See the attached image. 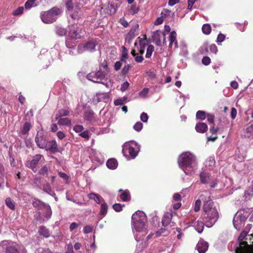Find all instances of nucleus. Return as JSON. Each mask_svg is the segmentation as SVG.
<instances>
[{
    "instance_id": "f257e3e1",
    "label": "nucleus",
    "mask_w": 253,
    "mask_h": 253,
    "mask_svg": "<svg viewBox=\"0 0 253 253\" xmlns=\"http://www.w3.org/2000/svg\"><path fill=\"white\" fill-rule=\"evenodd\" d=\"M65 5L68 12L70 13L69 26L68 38L66 41V46L69 49L70 53L77 54L79 52V0H66Z\"/></svg>"
},
{
    "instance_id": "f03ea898",
    "label": "nucleus",
    "mask_w": 253,
    "mask_h": 253,
    "mask_svg": "<svg viewBox=\"0 0 253 253\" xmlns=\"http://www.w3.org/2000/svg\"><path fill=\"white\" fill-rule=\"evenodd\" d=\"M207 200L204 201L201 218L208 227H211L218 218L219 214L216 208L213 205V202L208 197Z\"/></svg>"
},
{
    "instance_id": "7ed1b4c3",
    "label": "nucleus",
    "mask_w": 253,
    "mask_h": 253,
    "mask_svg": "<svg viewBox=\"0 0 253 253\" xmlns=\"http://www.w3.org/2000/svg\"><path fill=\"white\" fill-rule=\"evenodd\" d=\"M178 164L179 166L185 171L186 174V170L188 168L193 169L194 167L196 165V157L191 153L186 152L182 154L179 158Z\"/></svg>"
},
{
    "instance_id": "20e7f679",
    "label": "nucleus",
    "mask_w": 253,
    "mask_h": 253,
    "mask_svg": "<svg viewBox=\"0 0 253 253\" xmlns=\"http://www.w3.org/2000/svg\"><path fill=\"white\" fill-rule=\"evenodd\" d=\"M132 224L136 231L143 232L145 229L146 217L143 212H136L131 217Z\"/></svg>"
},
{
    "instance_id": "39448f33",
    "label": "nucleus",
    "mask_w": 253,
    "mask_h": 253,
    "mask_svg": "<svg viewBox=\"0 0 253 253\" xmlns=\"http://www.w3.org/2000/svg\"><path fill=\"white\" fill-rule=\"evenodd\" d=\"M122 152L126 157L134 159L138 153L137 145L134 143H126L124 145Z\"/></svg>"
},
{
    "instance_id": "423d86ee",
    "label": "nucleus",
    "mask_w": 253,
    "mask_h": 253,
    "mask_svg": "<svg viewBox=\"0 0 253 253\" xmlns=\"http://www.w3.org/2000/svg\"><path fill=\"white\" fill-rule=\"evenodd\" d=\"M0 247L4 253H19L17 245L11 241L3 240L0 242Z\"/></svg>"
},
{
    "instance_id": "0eeeda50",
    "label": "nucleus",
    "mask_w": 253,
    "mask_h": 253,
    "mask_svg": "<svg viewBox=\"0 0 253 253\" xmlns=\"http://www.w3.org/2000/svg\"><path fill=\"white\" fill-rule=\"evenodd\" d=\"M41 18L42 21L46 24L52 23L56 20V18H54L48 11L41 12Z\"/></svg>"
},
{
    "instance_id": "6e6552de",
    "label": "nucleus",
    "mask_w": 253,
    "mask_h": 253,
    "mask_svg": "<svg viewBox=\"0 0 253 253\" xmlns=\"http://www.w3.org/2000/svg\"><path fill=\"white\" fill-rule=\"evenodd\" d=\"M42 157V156L41 154L35 155L31 161H29L26 162V166L29 168L34 170V169L36 168Z\"/></svg>"
},
{
    "instance_id": "1a4fd4ad",
    "label": "nucleus",
    "mask_w": 253,
    "mask_h": 253,
    "mask_svg": "<svg viewBox=\"0 0 253 253\" xmlns=\"http://www.w3.org/2000/svg\"><path fill=\"white\" fill-rule=\"evenodd\" d=\"M88 77L92 78L90 79L94 83H100V81H102L105 78V74L101 71H98L97 72L89 74L88 75Z\"/></svg>"
},
{
    "instance_id": "9d476101",
    "label": "nucleus",
    "mask_w": 253,
    "mask_h": 253,
    "mask_svg": "<svg viewBox=\"0 0 253 253\" xmlns=\"http://www.w3.org/2000/svg\"><path fill=\"white\" fill-rule=\"evenodd\" d=\"M47 141L42 137L41 133H37L35 137V142L39 148L45 149L47 145Z\"/></svg>"
},
{
    "instance_id": "9b49d317",
    "label": "nucleus",
    "mask_w": 253,
    "mask_h": 253,
    "mask_svg": "<svg viewBox=\"0 0 253 253\" xmlns=\"http://www.w3.org/2000/svg\"><path fill=\"white\" fill-rule=\"evenodd\" d=\"M197 249L199 253H205L208 249V243L203 240H200L197 244Z\"/></svg>"
},
{
    "instance_id": "f8f14e48",
    "label": "nucleus",
    "mask_w": 253,
    "mask_h": 253,
    "mask_svg": "<svg viewBox=\"0 0 253 253\" xmlns=\"http://www.w3.org/2000/svg\"><path fill=\"white\" fill-rule=\"evenodd\" d=\"M96 43L94 41H90L85 43L83 47V50L84 51L92 52L95 50Z\"/></svg>"
},
{
    "instance_id": "ddd939ff",
    "label": "nucleus",
    "mask_w": 253,
    "mask_h": 253,
    "mask_svg": "<svg viewBox=\"0 0 253 253\" xmlns=\"http://www.w3.org/2000/svg\"><path fill=\"white\" fill-rule=\"evenodd\" d=\"M118 192H122L120 195V197L123 201L128 202L130 200L131 196L128 190H123V189H120Z\"/></svg>"
},
{
    "instance_id": "4468645a",
    "label": "nucleus",
    "mask_w": 253,
    "mask_h": 253,
    "mask_svg": "<svg viewBox=\"0 0 253 253\" xmlns=\"http://www.w3.org/2000/svg\"><path fill=\"white\" fill-rule=\"evenodd\" d=\"M195 129L198 132L203 133L208 130V126L204 123H198L195 126Z\"/></svg>"
},
{
    "instance_id": "2eb2a0df",
    "label": "nucleus",
    "mask_w": 253,
    "mask_h": 253,
    "mask_svg": "<svg viewBox=\"0 0 253 253\" xmlns=\"http://www.w3.org/2000/svg\"><path fill=\"white\" fill-rule=\"evenodd\" d=\"M97 102H107L109 100V95L106 92H97L96 94Z\"/></svg>"
},
{
    "instance_id": "dca6fc26",
    "label": "nucleus",
    "mask_w": 253,
    "mask_h": 253,
    "mask_svg": "<svg viewBox=\"0 0 253 253\" xmlns=\"http://www.w3.org/2000/svg\"><path fill=\"white\" fill-rule=\"evenodd\" d=\"M33 207L38 210H42L44 208L47 204L37 199H34L32 202Z\"/></svg>"
},
{
    "instance_id": "f3484780",
    "label": "nucleus",
    "mask_w": 253,
    "mask_h": 253,
    "mask_svg": "<svg viewBox=\"0 0 253 253\" xmlns=\"http://www.w3.org/2000/svg\"><path fill=\"white\" fill-rule=\"evenodd\" d=\"M172 215L171 213L167 212L165 214L162 218V224L164 226H168L170 222Z\"/></svg>"
},
{
    "instance_id": "a211bd4d",
    "label": "nucleus",
    "mask_w": 253,
    "mask_h": 253,
    "mask_svg": "<svg viewBox=\"0 0 253 253\" xmlns=\"http://www.w3.org/2000/svg\"><path fill=\"white\" fill-rule=\"evenodd\" d=\"M57 146L56 142L55 140L51 141H47V145L45 149L46 150H50L52 152L56 151L57 150Z\"/></svg>"
},
{
    "instance_id": "6ab92c4d",
    "label": "nucleus",
    "mask_w": 253,
    "mask_h": 253,
    "mask_svg": "<svg viewBox=\"0 0 253 253\" xmlns=\"http://www.w3.org/2000/svg\"><path fill=\"white\" fill-rule=\"evenodd\" d=\"M38 232L40 235L42 236L44 238H47L50 236L49 230L44 226H41L39 227Z\"/></svg>"
},
{
    "instance_id": "aec40b11",
    "label": "nucleus",
    "mask_w": 253,
    "mask_h": 253,
    "mask_svg": "<svg viewBox=\"0 0 253 253\" xmlns=\"http://www.w3.org/2000/svg\"><path fill=\"white\" fill-rule=\"evenodd\" d=\"M106 166L109 169H114L118 166V162L114 158L110 159L107 161Z\"/></svg>"
},
{
    "instance_id": "412c9836",
    "label": "nucleus",
    "mask_w": 253,
    "mask_h": 253,
    "mask_svg": "<svg viewBox=\"0 0 253 253\" xmlns=\"http://www.w3.org/2000/svg\"><path fill=\"white\" fill-rule=\"evenodd\" d=\"M205 224V222L202 220V221H197L194 223V226L196 230V231L198 233H202L203 231L204 228V225Z\"/></svg>"
},
{
    "instance_id": "4be33fe9",
    "label": "nucleus",
    "mask_w": 253,
    "mask_h": 253,
    "mask_svg": "<svg viewBox=\"0 0 253 253\" xmlns=\"http://www.w3.org/2000/svg\"><path fill=\"white\" fill-rule=\"evenodd\" d=\"M48 11L54 18L56 19L57 16L60 15L62 13V10L57 7H53Z\"/></svg>"
},
{
    "instance_id": "5701e85b",
    "label": "nucleus",
    "mask_w": 253,
    "mask_h": 253,
    "mask_svg": "<svg viewBox=\"0 0 253 253\" xmlns=\"http://www.w3.org/2000/svg\"><path fill=\"white\" fill-rule=\"evenodd\" d=\"M84 118L87 121L93 122L95 120V114L92 110L87 111L85 113Z\"/></svg>"
},
{
    "instance_id": "b1692460",
    "label": "nucleus",
    "mask_w": 253,
    "mask_h": 253,
    "mask_svg": "<svg viewBox=\"0 0 253 253\" xmlns=\"http://www.w3.org/2000/svg\"><path fill=\"white\" fill-rule=\"evenodd\" d=\"M43 190L52 196H54L55 195L54 192L51 189L50 184L49 183H46V184L43 185Z\"/></svg>"
},
{
    "instance_id": "393cba45",
    "label": "nucleus",
    "mask_w": 253,
    "mask_h": 253,
    "mask_svg": "<svg viewBox=\"0 0 253 253\" xmlns=\"http://www.w3.org/2000/svg\"><path fill=\"white\" fill-rule=\"evenodd\" d=\"M31 128V124L29 122H26L21 128V133L23 135H25L28 133Z\"/></svg>"
},
{
    "instance_id": "a878e982",
    "label": "nucleus",
    "mask_w": 253,
    "mask_h": 253,
    "mask_svg": "<svg viewBox=\"0 0 253 253\" xmlns=\"http://www.w3.org/2000/svg\"><path fill=\"white\" fill-rule=\"evenodd\" d=\"M69 112L67 110L61 109L56 112L55 119L57 120L63 116H67L69 115Z\"/></svg>"
},
{
    "instance_id": "bb28decb",
    "label": "nucleus",
    "mask_w": 253,
    "mask_h": 253,
    "mask_svg": "<svg viewBox=\"0 0 253 253\" xmlns=\"http://www.w3.org/2000/svg\"><path fill=\"white\" fill-rule=\"evenodd\" d=\"M58 121L57 124L59 125H60V126H64V125H65V126H70L71 124V122L70 120H69L67 118H62V117H61L59 119H58Z\"/></svg>"
},
{
    "instance_id": "cd10ccee",
    "label": "nucleus",
    "mask_w": 253,
    "mask_h": 253,
    "mask_svg": "<svg viewBox=\"0 0 253 253\" xmlns=\"http://www.w3.org/2000/svg\"><path fill=\"white\" fill-rule=\"evenodd\" d=\"M55 33L57 35L59 36H65L67 33L66 30L60 26H57L55 27Z\"/></svg>"
},
{
    "instance_id": "c85d7f7f",
    "label": "nucleus",
    "mask_w": 253,
    "mask_h": 253,
    "mask_svg": "<svg viewBox=\"0 0 253 253\" xmlns=\"http://www.w3.org/2000/svg\"><path fill=\"white\" fill-rule=\"evenodd\" d=\"M201 181L202 183H207L210 179L209 173L206 172H201L200 175Z\"/></svg>"
},
{
    "instance_id": "c756f323",
    "label": "nucleus",
    "mask_w": 253,
    "mask_h": 253,
    "mask_svg": "<svg viewBox=\"0 0 253 253\" xmlns=\"http://www.w3.org/2000/svg\"><path fill=\"white\" fill-rule=\"evenodd\" d=\"M83 129V126L80 125V136L84 138L86 140H88L90 136L89 134V131L86 130L82 132Z\"/></svg>"
},
{
    "instance_id": "7c9ffc66",
    "label": "nucleus",
    "mask_w": 253,
    "mask_h": 253,
    "mask_svg": "<svg viewBox=\"0 0 253 253\" xmlns=\"http://www.w3.org/2000/svg\"><path fill=\"white\" fill-rule=\"evenodd\" d=\"M169 47L171 48L173 43L175 41H176V33L174 31H172L170 33L169 36Z\"/></svg>"
},
{
    "instance_id": "2f4dec72",
    "label": "nucleus",
    "mask_w": 253,
    "mask_h": 253,
    "mask_svg": "<svg viewBox=\"0 0 253 253\" xmlns=\"http://www.w3.org/2000/svg\"><path fill=\"white\" fill-rule=\"evenodd\" d=\"M207 115V114L205 111L199 110L196 113V118L203 121L206 118Z\"/></svg>"
},
{
    "instance_id": "473e14b6",
    "label": "nucleus",
    "mask_w": 253,
    "mask_h": 253,
    "mask_svg": "<svg viewBox=\"0 0 253 253\" xmlns=\"http://www.w3.org/2000/svg\"><path fill=\"white\" fill-rule=\"evenodd\" d=\"M202 29L203 33L206 35L210 34L211 30V25L208 24H204Z\"/></svg>"
},
{
    "instance_id": "72a5a7b5",
    "label": "nucleus",
    "mask_w": 253,
    "mask_h": 253,
    "mask_svg": "<svg viewBox=\"0 0 253 253\" xmlns=\"http://www.w3.org/2000/svg\"><path fill=\"white\" fill-rule=\"evenodd\" d=\"M108 210V206L106 203H102L101 205L100 214L104 216L106 214Z\"/></svg>"
},
{
    "instance_id": "f704fd0d",
    "label": "nucleus",
    "mask_w": 253,
    "mask_h": 253,
    "mask_svg": "<svg viewBox=\"0 0 253 253\" xmlns=\"http://www.w3.org/2000/svg\"><path fill=\"white\" fill-rule=\"evenodd\" d=\"M154 50V46L153 45L150 44L148 45L147 48V51L145 55V57L147 58H150Z\"/></svg>"
},
{
    "instance_id": "c9c22d12",
    "label": "nucleus",
    "mask_w": 253,
    "mask_h": 253,
    "mask_svg": "<svg viewBox=\"0 0 253 253\" xmlns=\"http://www.w3.org/2000/svg\"><path fill=\"white\" fill-rule=\"evenodd\" d=\"M50 168L48 166L45 165L42 167L39 170V173L43 175H47L48 172Z\"/></svg>"
},
{
    "instance_id": "e433bc0d",
    "label": "nucleus",
    "mask_w": 253,
    "mask_h": 253,
    "mask_svg": "<svg viewBox=\"0 0 253 253\" xmlns=\"http://www.w3.org/2000/svg\"><path fill=\"white\" fill-rule=\"evenodd\" d=\"M4 175V169L3 165L0 163V188L1 186V184L3 183V177Z\"/></svg>"
},
{
    "instance_id": "4c0bfd02",
    "label": "nucleus",
    "mask_w": 253,
    "mask_h": 253,
    "mask_svg": "<svg viewBox=\"0 0 253 253\" xmlns=\"http://www.w3.org/2000/svg\"><path fill=\"white\" fill-rule=\"evenodd\" d=\"M43 209L45 210L46 211L44 213L45 217L47 218H50L52 214V211L49 205L47 204Z\"/></svg>"
},
{
    "instance_id": "58836bf2",
    "label": "nucleus",
    "mask_w": 253,
    "mask_h": 253,
    "mask_svg": "<svg viewBox=\"0 0 253 253\" xmlns=\"http://www.w3.org/2000/svg\"><path fill=\"white\" fill-rule=\"evenodd\" d=\"M224 129V127H219V126H217L216 127H214V126H212V127H210V132L212 134H215L217 133V132L221 130V131H223Z\"/></svg>"
},
{
    "instance_id": "ea45409f",
    "label": "nucleus",
    "mask_w": 253,
    "mask_h": 253,
    "mask_svg": "<svg viewBox=\"0 0 253 253\" xmlns=\"http://www.w3.org/2000/svg\"><path fill=\"white\" fill-rule=\"evenodd\" d=\"M122 57L121 58V60L122 61H125L126 62V59L127 58V49L125 47H122Z\"/></svg>"
},
{
    "instance_id": "a19ab883",
    "label": "nucleus",
    "mask_w": 253,
    "mask_h": 253,
    "mask_svg": "<svg viewBox=\"0 0 253 253\" xmlns=\"http://www.w3.org/2000/svg\"><path fill=\"white\" fill-rule=\"evenodd\" d=\"M5 204L6 206L10 209L13 210L15 208L14 203L12 201L10 198H7L5 200Z\"/></svg>"
},
{
    "instance_id": "79ce46f5",
    "label": "nucleus",
    "mask_w": 253,
    "mask_h": 253,
    "mask_svg": "<svg viewBox=\"0 0 253 253\" xmlns=\"http://www.w3.org/2000/svg\"><path fill=\"white\" fill-rule=\"evenodd\" d=\"M125 205H122L119 203H115L113 205V209L117 212H120L122 210L123 207Z\"/></svg>"
},
{
    "instance_id": "37998d69",
    "label": "nucleus",
    "mask_w": 253,
    "mask_h": 253,
    "mask_svg": "<svg viewBox=\"0 0 253 253\" xmlns=\"http://www.w3.org/2000/svg\"><path fill=\"white\" fill-rule=\"evenodd\" d=\"M245 132L247 134H249L248 137L253 135V124L248 126L246 128Z\"/></svg>"
},
{
    "instance_id": "c03bdc74",
    "label": "nucleus",
    "mask_w": 253,
    "mask_h": 253,
    "mask_svg": "<svg viewBox=\"0 0 253 253\" xmlns=\"http://www.w3.org/2000/svg\"><path fill=\"white\" fill-rule=\"evenodd\" d=\"M201 205V201L200 199H198L196 201L194 206V211L198 212L200 211Z\"/></svg>"
},
{
    "instance_id": "a18cd8bd",
    "label": "nucleus",
    "mask_w": 253,
    "mask_h": 253,
    "mask_svg": "<svg viewBox=\"0 0 253 253\" xmlns=\"http://www.w3.org/2000/svg\"><path fill=\"white\" fill-rule=\"evenodd\" d=\"M36 0H28L25 4V7L26 9H30L32 6L33 4L35 3Z\"/></svg>"
},
{
    "instance_id": "49530a36",
    "label": "nucleus",
    "mask_w": 253,
    "mask_h": 253,
    "mask_svg": "<svg viewBox=\"0 0 253 253\" xmlns=\"http://www.w3.org/2000/svg\"><path fill=\"white\" fill-rule=\"evenodd\" d=\"M143 127V124L141 122H137L134 126L133 128L137 131H140Z\"/></svg>"
},
{
    "instance_id": "de8ad7c7",
    "label": "nucleus",
    "mask_w": 253,
    "mask_h": 253,
    "mask_svg": "<svg viewBox=\"0 0 253 253\" xmlns=\"http://www.w3.org/2000/svg\"><path fill=\"white\" fill-rule=\"evenodd\" d=\"M131 67V66L130 65L128 64V65H125L122 70V74L123 75L127 74L128 73Z\"/></svg>"
},
{
    "instance_id": "09e8293b",
    "label": "nucleus",
    "mask_w": 253,
    "mask_h": 253,
    "mask_svg": "<svg viewBox=\"0 0 253 253\" xmlns=\"http://www.w3.org/2000/svg\"><path fill=\"white\" fill-rule=\"evenodd\" d=\"M139 10V8L138 7L136 6L135 5H131L130 9V13L134 15L136 13H137Z\"/></svg>"
},
{
    "instance_id": "8fccbe9b",
    "label": "nucleus",
    "mask_w": 253,
    "mask_h": 253,
    "mask_svg": "<svg viewBox=\"0 0 253 253\" xmlns=\"http://www.w3.org/2000/svg\"><path fill=\"white\" fill-rule=\"evenodd\" d=\"M138 25L137 24L134 28L131 29V30L129 31V33H128V35L131 38H133L135 36V32L136 29H138Z\"/></svg>"
},
{
    "instance_id": "3c124183",
    "label": "nucleus",
    "mask_w": 253,
    "mask_h": 253,
    "mask_svg": "<svg viewBox=\"0 0 253 253\" xmlns=\"http://www.w3.org/2000/svg\"><path fill=\"white\" fill-rule=\"evenodd\" d=\"M202 63L206 66L209 65L211 63L210 58L208 56H204L202 60Z\"/></svg>"
},
{
    "instance_id": "603ef678",
    "label": "nucleus",
    "mask_w": 253,
    "mask_h": 253,
    "mask_svg": "<svg viewBox=\"0 0 253 253\" xmlns=\"http://www.w3.org/2000/svg\"><path fill=\"white\" fill-rule=\"evenodd\" d=\"M206 118L209 123L211 124H214V115L211 114H207Z\"/></svg>"
},
{
    "instance_id": "864d4df0",
    "label": "nucleus",
    "mask_w": 253,
    "mask_h": 253,
    "mask_svg": "<svg viewBox=\"0 0 253 253\" xmlns=\"http://www.w3.org/2000/svg\"><path fill=\"white\" fill-rule=\"evenodd\" d=\"M93 230V227L90 225H86L83 229L84 233L85 234H87L90 233Z\"/></svg>"
},
{
    "instance_id": "5fc2aeb1",
    "label": "nucleus",
    "mask_w": 253,
    "mask_h": 253,
    "mask_svg": "<svg viewBox=\"0 0 253 253\" xmlns=\"http://www.w3.org/2000/svg\"><path fill=\"white\" fill-rule=\"evenodd\" d=\"M161 32L159 30L156 31L154 33L152 36V39L153 40L160 39L161 38Z\"/></svg>"
},
{
    "instance_id": "6e6d98bb",
    "label": "nucleus",
    "mask_w": 253,
    "mask_h": 253,
    "mask_svg": "<svg viewBox=\"0 0 253 253\" xmlns=\"http://www.w3.org/2000/svg\"><path fill=\"white\" fill-rule=\"evenodd\" d=\"M201 53L202 54L207 53L208 51V44L207 43H204L201 47Z\"/></svg>"
},
{
    "instance_id": "4d7b16f0",
    "label": "nucleus",
    "mask_w": 253,
    "mask_h": 253,
    "mask_svg": "<svg viewBox=\"0 0 253 253\" xmlns=\"http://www.w3.org/2000/svg\"><path fill=\"white\" fill-rule=\"evenodd\" d=\"M24 11L23 7H19L13 13L14 15H19L23 13Z\"/></svg>"
},
{
    "instance_id": "13d9d810",
    "label": "nucleus",
    "mask_w": 253,
    "mask_h": 253,
    "mask_svg": "<svg viewBox=\"0 0 253 253\" xmlns=\"http://www.w3.org/2000/svg\"><path fill=\"white\" fill-rule=\"evenodd\" d=\"M108 8L110 10V14H114L116 12L117 7L114 4H110L108 6Z\"/></svg>"
},
{
    "instance_id": "bf43d9fd",
    "label": "nucleus",
    "mask_w": 253,
    "mask_h": 253,
    "mask_svg": "<svg viewBox=\"0 0 253 253\" xmlns=\"http://www.w3.org/2000/svg\"><path fill=\"white\" fill-rule=\"evenodd\" d=\"M140 119L144 123L147 122L148 119V115L146 113L143 112L140 115Z\"/></svg>"
},
{
    "instance_id": "052dcab7",
    "label": "nucleus",
    "mask_w": 253,
    "mask_h": 253,
    "mask_svg": "<svg viewBox=\"0 0 253 253\" xmlns=\"http://www.w3.org/2000/svg\"><path fill=\"white\" fill-rule=\"evenodd\" d=\"M237 110L235 108L232 107L231 109V118L234 120L235 119L237 116Z\"/></svg>"
},
{
    "instance_id": "680f3d73",
    "label": "nucleus",
    "mask_w": 253,
    "mask_h": 253,
    "mask_svg": "<svg viewBox=\"0 0 253 253\" xmlns=\"http://www.w3.org/2000/svg\"><path fill=\"white\" fill-rule=\"evenodd\" d=\"M210 51L213 53H216L217 51V48L215 44H212L209 46Z\"/></svg>"
},
{
    "instance_id": "e2e57ef3",
    "label": "nucleus",
    "mask_w": 253,
    "mask_h": 253,
    "mask_svg": "<svg viewBox=\"0 0 253 253\" xmlns=\"http://www.w3.org/2000/svg\"><path fill=\"white\" fill-rule=\"evenodd\" d=\"M120 23L123 25L124 27L126 28L128 26V23L124 18H122L120 19Z\"/></svg>"
},
{
    "instance_id": "0e129e2a",
    "label": "nucleus",
    "mask_w": 253,
    "mask_h": 253,
    "mask_svg": "<svg viewBox=\"0 0 253 253\" xmlns=\"http://www.w3.org/2000/svg\"><path fill=\"white\" fill-rule=\"evenodd\" d=\"M173 199L175 201L180 202L181 201V195L179 193H175L173 195Z\"/></svg>"
},
{
    "instance_id": "69168bd1",
    "label": "nucleus",
    "mask_w": 253,
    "mask_h": 253,
    "mask_svg": "<svg viewBox=\"0 0 253 253\" xmlns=\"http://www.w3.org/2000/svg\"><path fill=\"white\" fill-rule=\"evenodd\" d=\"M170 13V11L168 9H164L161 12V15H162V17H166L169 15Z\"/></svg>"
},
{
    "instance_id": "338daca9",
    "label": "nucleus",
    "mask_w": 253,
    "mask_h": 253,
    "mask_svg": "<svg viewBox=\"0 0 253 253\" xmlns=\"http://www.w3.org/2000/svg\"><path fill=\"white\" fill-rule=\"evenodd\" d=\"M58 175L60 177L63 178V179H64L65 180H67L69 178L68 176L64 172H59Z\"/></svg>"
},
{
    "instance_id": "774afa93",
    "label": "nucleus",
    "mask_w": 253,
    "mask_h": 253,
    "mask_svg": "<svg viewBox=\"0 0 253 253\" xmlns=\"http://www.w3.org/2000/svg\"><path fill=\"white\" fill-rule=\"evenodd\" d=\"M129 83L127 81L124 82L123 83V84L122 85V86H121V90L122 91L126 90L128 88V87L129 86Z\"/></svg>"
}]
</instances>
